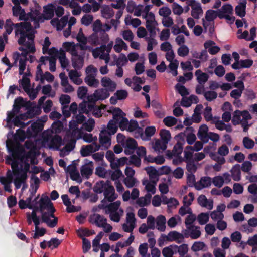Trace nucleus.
<instances>
[{"mask_svg":"<svg viewBox=\"0 0 257 257\" xmlns=\"http://www.w3.org/2000/svg\"><path fill=\"white\" fill-rule=\"evenodd\" d=\"M7 34L10 35L15 28L16 36L20 35L18 43L19 45H25L27 46L28 49H30L32 52L35 51V46L31 44L30 42L26 41V39L34 42L35 38V33L36 31L33 27L32 24L29 22H22L14 24L10 19H8L6 21L4 26Z\"/></svg>","mask_w":257,"mask_h":257,"instance_id":"f257e3e1","label":"nucleus"},{"mask_svg":"<svg viewBox=\"0 0 257 257\" xmlns=\"http://www.w3.org/2000/svg\"><path fill=\"white\" fill-rule=\"evenodd\" d=\"M94 33L88 38V42L97 46L100 44L107 43L109 41V36L105 31L102 29V24L99 19H97L92 25Z\"/></svg>","mask_w":257,"mask_h":257,"instance_id":"f03ea898","label":"nucleus"},{"mask_svg":"<svg viewBox=\"0 0 257 257\" xmlns=\"http://www.w3.org/2000/svg\"><path fill=\"white\" fill-rule=\"evenodd\" d=\"M109 91L105 88L97 89L95 91L93 95L88 97V101L92 103L93 104H88V107L90 111H93L95 116L99 117L98 112H100V109H99L95 104L98 100H103L110 96Z\"/></svg>","mask_w":257,"mask_h":257,"instance_id":"7ed1b4c3","label":"nucleus"},{"mask_svg":"<svg viewBox=\"0 0 257 257\" xmlns=\"http://www.w3.org/2000/svg\"><path fill=\"white\" fill-rule=\"evenodd\" d=\"M184 137L185 134L184 133H180L176 136L175 137L178 139V141L174 145L172 152V156L179 157V162L182 161V158L180 157V155L182 153L183 151V145L184 143Z\"/></svg>","mask_w":257,"mask_h":257,"instance_id":"20e7f679","label":"nucleus"},{"mask_svg":"<svg viewBox=\"0 0 257 257\" xmlns=\"http://www.w3.org/2000/svg\"><path fill=\"white\" fill-rule=\"evenodd\" d=\"M6 146L8 152L11 154V156L13 159L23 160L25 150L22 147L14 146L12 144L9 145L8 142H7Z\"/></svg>","mask_w":257,"mask_h":257,"instance_id":"39448f33","label":"nucleus"},{"mask_svg":"<svg viewBox=\"0 0 257 257\" xmlns=\"http://www.w3.org/2000/svg\"><path fill=\"white\" fill-rule=\"evenodd\" d=\"M122 146L124 148L125 154L129 155L134 153L137 148L138 143L134 138L129 137L127 138L126 141H125V143Z\"/></svg>","mask_w":257,"mask_h":257,"instance_id":"423d86ee","label":"nucleus"},{"mask_svg":"<svg viewBox=\"0 0 257 257\" xmlns=\"http://www.w3.org/2000/svg\"><path fill=\"white\" fill-rule=\"evenodd\" d=\"M13 180V176L12 175V171L10 169L8 170L6 173V177H0V183L4 185V190L6 191L11 193L12 191L11 184Z\"/></svg>","mask_w":257,"mask_h":257,"instance_id":"0eeeda50","label":"nucleus"},{"mask_svg":"<svg viewBox=\"0 0 257 257\" xmlns=\"http://www.w3.org/2000/svg\"><path fill=\"white\" fill-rule=\"evenodd\" d=\"M100 146L96 142L92 143L90 145L83 146L80 150L81 155L83 157L88 156L91 153L98 151Z\"/></svg>","mask_w":257,"mask_h":257,"instance_id":"6e6552de","label":"nucleus"},{"mask_svg":"<svg viewBox=\"0 0 257 257\" xmlns=\"http://www.w3.org/2000/svg\"><path fill=\"white\" fill-rule=\"evenodd\" d=\"M89 221L92 224H95L98 227H104L107 222V219L99 214L94 213L89 218Z\"/></svg>","mask_w":257,"mask_h":257,"instance_id":"1a4fd4ad","label":"nucleus"},{"mask_svg":"<svg viewBox=\"0 0 257 257\" xmlns=\"http://www.w3.org/2000/svg\"><path fill=\"white\" fill-rule=\"evenodd\" d=\"M111 185V182L109 180L106 181L103 180L99 181L96 182L93 187V191L97 194L103 193L104 194V192L107 190L109 187H110Z\"/></svg>","mask_w":257,"mask_h":257,"instance_id":"9d476101","label":"nucleus"},{"mask_svg":"<svg viewBox=\"0 0 257 257\" xmlns=\"http://www.w3.org/2000/svg\"><path fill=\"white\" fill-rule=\"evenodd\" d=\"M188 5L192 8L191 16L194 19H199V15L203 14V10L200 4L195 0H190Z\"/></svg>","mask_w":257,"mask_h":257,"instance_id":"9b49d317","label":"nucleus"},{"mask_svg":"<svg viewBox=\"0 0 257 257\" xmlns=\"http://www.w3.org/2000/svg\"><path fill=\"white\" fill-rule=\"evenodd\" d=\"M19 160L13 159L10 156L6 157V163L11 165L12 175L18 176L20 174V169L19 168Z\"/></svg>","mask_w":257,"mask_h":257,"instance_id":"f8f14e48","label":"nucleus"},{"mask_svg":"<svg viewBox=\"0 0 257 257\" xmlns=\"http://www.w3.org/2000/svg\"><path fill=\"white\" fill-rule=\"evenodd\" d=\"M39 209L44 211L45 210H49L53 206V204L48 196L43 194L39 200Z\"/></svg>","mask_w":257,"mask_h":257,"instance_id":"ddd939ff","label":"nucleus"},{"mask_svg":"<svg viewBox=\"0 0 257 257\" xmlns=\"http://www.w3.org/2000/svg\"><path fill=\"white\" fill-rule=\"evenodd\" d=\"M43 128V125L40 122L33 123L30 127L27 130V133L28 136H35L41 132Z\"/></svg>","mask_w":257,"mask_h":257,"instance_id":"4468645a","label":"nucleus"},{"mask_svg":"<svg viewBox=\"0 0 257 257\" xmlns=\"http://www.w3.org/2000/svg\"><path fill=\"white\" fill-rule=\"evenodd\" d=\"M101 85L110 92H113L116 88V84L109 78L104 77L101 80Z\"/></svg>","mask_w":257,"mask_h":257,"instance_id":"2eb2a0df","label":"nucleus"},{"mask_svg":"<svg viewBox=\"0 0 257 257\" xmlns=\"http://www.w3.org/2000/svg\"><path fill=\"white\" fill-rule=\"evenodd\" d=\"M55 6L49 3L43 7L44 18L45 20H50L54 16Z\"/></svg>","mask_w":257,"mask_h":257,"instance_id":"dca6fc26","label":"nucleus"},{"mask_svg":"<svg viewBox=\"0 0 257 257\" xmlns=\"http://www.w3.org/2000/svg\"><path fill=\"white\" fill-rule=\"evenodd\" d=\"M85 160L86 161V164L81 167L80 172L83 177L88 178L93 173V169L88 165L92 167L93 163L92 161H89L87 162L88 160L87 159Z\"/></svg>","mask_w":257,"mask_h":257,"instance_id":"f3484780","label":"nucleus"},{"mask_svg":"<svg viewBox=\"0 0 257 257\" xmlns=\"http://www.w3.org/2000/svg\"><path fill=\"white\" fill-rule=\"evenodd\" d=\"M166 238L168 241H175L178 243H180L184 239V236L182 234L176 231H172L168 234Z\"/></svg>","mask_w":257,"mask_h":257,"instance_id":"a211bd4d","label":"nucleus"},{"mask_svg":"<svg viewBox=\"0 0 257 257\" xmlns=\"http://www.w3.org/2000/svg\"><path fill=\"white\" fill-rule=\"evenodd\" d=\"M62 142V137L59 135H55L48 143L49 148L55 150L59 149Z\"/></svg>","mask_w":257,"mask_h":257,"instance_id":"6ab92c4d","label":"nucleus"},{"mask_svg":"<svg viewBox=\"0 0 257 257\" xmlns=\"http://www.w3.org/2000/svg\"><path fill=\"white\" fill-rule=\"evenodd\" d=\"M208 134V126L206 124L201 125L197 133L198 138L203 143H207Z\"/></svg>","mask_w":257,"mask_h":257,"instance_id":"aec40b11","label":"nucleus"},{"mask_svg":"<svg viewBox=\"0 0 257 257\" xmlns=\"http://www.w3.org/2000/svg\"><path fill=\"white\" fill-rule=\"evenodd\" d=\"M104 199L110 202H112L115 200L117 197L118 195L115 194L114 187L111 185L109 187L108 189L103 194Z\"/></svg>","mask_w":257,"mask_h":257,"instance_id":"412c9836","label":"nucleus"},{"mask_svg":"<svg viewBox=\"0 0 257 257\" xmlns=\"http://www.w3.org/2000/svg\"><path fill=\"white\" fill-rule=\"evenodd\" d=\"M197 202L202 207H207L209 210L213 208V201H208L206 196L204 195H201L198 197Z\"/></svg>","mask_w":257,"mask_h":257,"instance_id":"4be33fe9","label":"nucleus"},{"mask_svg":"<svg viewBox=\"0 0 257 257\" xmlns=\"http://www.w3.org/2000/svg\"><path fill=\"white\" fill-rule=\"evenodd\" d=\"M137 129L138 136L142 138L144 135L143 129L139 127L138 122L136 120H131L130 122H128V128L127 130L130 132H132Z\"/></svg>","mask_w":257,"mask_h":257,"instance_id":"5701e85b","label":"nucleus"},{"mask_svg":"<svg viewBox=\"0 0 257 257\" xmlns=\"http://www.w3.org/2000/svg\"><path fill=\"white\" fill-rule=\"evenodd\" d=\"M40 112V110L36 109L35 108H32L28 110L26 113L21 114L18 115L20 119L22 120H25L28 118H33L36 115H39Z\"/></svg>","mask_w":257,"mask_h":257,"instance_id":"b1692460","label":"nucleus"},{"mask_svg":"<svg viewBox=\"0 0 257 257\" xmlns=\"http://www.w3.org/2000/svg\"><path fill=\"white\" fill-rule=\"evenodd\" d=\"M211 178L209 177H202L198 182L199 185L195 186V188L197 190H200L204 188L210 186L211 184Z\"/></svg>","mask_w":257,"mask_h":257,"instance_id":"393cba45","label":"nucleus"},{"mask_svg":"<svg viewBox=\"0 0 257 257\" xmlns=\"http://www.w3.org/2000/svg\"><path fill=\"white\" fill-rule=\"evenodd\" d=\"M240 166L239 164H236L233 166L230 170L231 177L235 181H239L241 179Z\"/></svg>","mask_w":257,"mask_h":257,"instance_id":"a878e982","label":"nucleus"},{"mask_svg":"<svg viewBox=\"0 0 257 257\" xmlns=\"http://www.w3.org/2000/svg\"><path fill=\"white\" fill-rule=\"evenodd\" d=\"M111 113L113 114V119L111 120H113L115 123L118 124L119 121L124 118L123 115H125L124 113L119 108H114L111 111Z\"/></svg>","mask_w":257,"mask_h":257,"instance_id":"bb28decb","label":"nucleus"},{"mask_svg":"<svg viewBox=\"0 0 257 257\" xmlns=\"http://www.w3.org/2000/svg\"><path fill=\"white\" fill-rule=\"evenodd\" d=\"M151 198V194L147 193L144 197L139 198L136 201V203L140 207L146 206L150 204Z\"/></svg>","mask_w":257,"mask_h":257,"instance_id":"cd10ccee","label":"nucleus"},{"mask_svg":"<svg viewBox=\"0 0 257 257\" xmlns=\"http://www.w3.org/2000/svg\"><path fill=\"white\" fill-rule=\"evenodd\" d=\"M195 74L197 77L198 82L201 85L205 84L209 78L208 75L205 73L202 72L200 69L196 70Z\"/></svg>","mask_w":257,"mask_h":257,"instance_id":"c85d7f7f","label":"nucleus"},{"mask_svg":"<svg viewBox=\"0 0 257 257\" xmlns=\"http://www.w3.org/2000/svg\"><path fill=\"white\" fill-rule=\"evenodd\" d=\"M93 75H87L84 79L85 82L89 86L96 88L98 86L99 80Z\"/></svg>","mask_w":257,"mask_h":257,"instance_id":"c756f323","label":"nucleus"},{"mask_svg":"<svg viewBox=\"0 0 257 257\" xmlns=\"http://www.w3.org/2000/svg\"><path fill=\"white\" fill-rule=\"evenodd\" d=\"M246 2L245 0L243 2H241L238 5L236 6L235 8V11L236 14L242 18L245 16L246 14L245 9H246Z\"/></svg>","mask_w":257,"mask_h":257,"instance_id":"7c9ffc66","label":"nucleus"},{"mask_svg":"<svg viewBox=\"0 0 257 257\" xmlns=\"http://www.w3.org/2000/svg\"><path fill=\"white\" fill-rule=\"evenodd\" d=\"M187 228L190 231V236L192 239H196L200 236L201 232L199 230L200 227L192 225L189 227H187Z\"/></svg>","mask_w":257,"mask_h":257,"instance_id":"2f4dec72","label":"nucleus"},{"mask_svg":"<svg viewBox=\"0 0 257 257\" xmlns=\"http://www.w3.org/2000/svg\"><path fill=\"white\" fill-rule=\"evenodd\" d=\"M166 218L164 216L160 215L156 218L157 228L160 231H164L166 228Z\"/></svg>","mask_w":257,"mask_h":257,"instance_id":"473e14b6","label":"nucleus"},{"mask_svg":"<svg viewBox=\"0 0 257 257\" xmlns=\"http://www.w3.org/2000/svg\"><path fill=\"white\" fill-rule=\"evenodd\" d=\"M84 56L72 58V66L75 69H80L83 66Z\"/></svg>","mask_w":257,"mask_h":257,"instance_id":"72a5a7b5","label":"nucleus"},{"mask_svg":"<svg viewBox=\"0 0 257 257\" xmlns=\"http://www.w3.org/2000/svg\"><path fill=\"white\" fill-rule=\"evenodd\" d=\"M111 135L105 133L104 131H102L99 136V142L102 146H109L111 144Z\"/></svg>","mask_w":257,"mask_h":257,"instance_id":"f704fd0d","label":"nucleus"},{"mask_svg":"<svg viewBox=\"0 0 257 257\" xmlns=\"http://www.w3.org/2000/svg\"><path fill=\"white\" fill-rule=\"evenodd\" d=\"M175 248V253H178L180 257H184V256L187 253L188 250V245L186 244H183L179 246L177 245H174Z\"/></svg>","mask_w":257,"mask_h":257,"instance_id":"c9c22d12","label":"nucleus"},{"mask_svg":"<svg viewBox=\"0 0 257 257\" xmlns=\"http://www.w3.org/2000/svg\"><path fill=\"white\" fill-rule=\"evenodd\" d=\"M16 178L14 180V183L16 189H19L22 184L25 183L27 179L26 175H19L16 176Z\"/></svg>","mask_w":257,"mask_h":257,"instance_id":"e433bc0d","label":"nucleus"},{"mask_svg":"<svg viewBox=\"0 0 257 257\" xmlns=\"http://www.w3.org/2000/svg\"><path fill=\"white\" fill-rule=\"evenodd\" d=\"M108 131H104L105 133H107L109 135L114 134L118 130L117 124L113 120H110L107 124Z\"/></svg>","mask_w":257,"mask_h":257,"instance_id":"4c0bfd02","label":"nucleus"},{"mask_svg":"<svg viewBox=\"0 0 257 257\" xmlns=\"http://www.w3.org/2000/svg\"><path fill=\"white\" fill-rule=\"evenodd\" d=\"M156 132V128L155 126H147L144 131V134L145 137H144V135L142 138L143 140H149L150 138L153 136Z\"/></svg>","mask_w":257,"mask_h":257,"instance_id":"58836bf2","label":"nucleus"},{"mask_svg":"<svg viewBox=\"0 0 257 257\" xmlns=\"http://www.w3.org/2000/svg\"><path fill=\"white\" fill-rule=\"evenodd\" d=\"M120 205V202L119 201L111 203L107 206V210L105 211V214H108L111 212H117L116 211L118 209Z\"/></svg>","mask_w":257,"mask_h":257,"instance_id":"ea45409f","label":"nucleus"},{"mask_svg":"<svg viewBox=\"0 0 257 257\" xmlns=\"http://www.w3.org/2000/svg\"><path fill=\"white\" fill-rule=\"evenodd\" d=\"M174 250V245H171L163 249L162 254L164 257H173V255L176 254Z\"/></svg>","mask_w":257,"mask_h":257,"instance_id":"a19ab883","label":"nucleus"},{"mask_svg":"<svg viewBox=\"0 0 257 257\" xmlns=\"http://www.w3.org/2000/svg\"><path fill=\"white\" fill-rule=\"evenodd\" d=\"M143 185L145 186V189L148 192L152 194H154L156 192V187L154 184H151L147 179L144 180L142 182Z\"/></svg>","mask_w":257,"mask_h":257,"instance_id":"79ce46f5","label":"nucleus"},{"mask_svg":"<svg viewBox=\"0 0 257 257\" xmlns=\"http://www.w3.org/2000/svg\"><path fill=\"white\" fill-rule=\"evenodd\" d=\"M145 170L149 175L150 179L156 178L159 176V171L152 166L147 167L145 168Z\"/></svg>","mask_w":257,"mask_h":257,"instance_id":"37998d69","label":"nucleus"},{"mask_svg":"<svg viewBox=\"0 0 257 257\" xmlns=\"http://www.w3.org/2000/svg\"><path fill=\"white\" fill-rule=\"evenodd\" d=\"M241 111L239 110H235L233 114L232 123L233 125H236L239 124L242 120L241 119Z\"/></svg>","mask_w":257,"mask_h":257,"instance_id":"c03bdc74","label":"nucleus"},{"mask_svg":"<svg viewBox=\"0 0 257 257\" xmlns=\"http://www.w3.org/2000/svg\"><path fill=\"white\" fill-rule=\"evenodd\" d=\"M67 135L70 136L71 139H79L82 137V132L80 129H72L67 132Z\"/></svg>","mask_w":257,"mask_h":257,"instance_id":"a18cd8bd","label":"nucleus"},{"mask_svg":"<svg viewBox=\"0 0 257 257\" xmlns=\"http://www.w3.org/2000/svg\"><path fill=\"white\" fill-rule=\"evenodd\" d=\"M156 24L154 21L151 20H146V27L149 32L150 33L151 35L154 36L156 35L155 31V27L154 25Z\"/></svg>","mask_w":257,"mask_h":257,"instance_id":"49530a36","label":"nucleus"},{"mask_svg":"<svg viewBox=\"0 0 257 257\" xmlns=\"http://www.w3.org/2000/svg\"><path fill=\"white\" fill-rule=\"evenodd\" d=\"M102 16L105 18H110L114 15L113 10L109 7L106 6L101 10Z\"/></svg>","mask_w":257,"mask_h":257,"instance_id":"de8ad7c7","label":"nucleus"},{"mask_svg":"<svg viewBox=\"0 0 257 257\" xmlns=\"http://www.w3.org/2000/svg\"><path fill=\"white\" fill-rule=\"evenodd\" d=\"M19 82L21 84L25 92H27L28 89L30 88V79L26 76H23L22 79H20L19 81Z\"/></svg>","mask_w":257,"mask_h":257,"instance_id":"09e8293b","label":"nucleus"},{"mask_svg":"<svg viewBox=\"0 0 257 257\" xmlns=\"http://www.w3.org/2000/svg\"><path fill=\"white\" fill-rule=\"evenodd\" d=\"M212 108L209 106H207L203 112V116L206 121H210L214 120L216 118L213 119L212 113Z\"/></svg>","mask_w":257,"mask_h":257,"instance_id":"8fccbe9b","label":"nucleus"},{"mask_svg":"<svg viewBox=\"0 0 257 257\" xmlns=\"http://www.w3.org/2000/svg\"><path fill=\"white\" fill-rule=\"evenodd\" d=\"M160 135L162 141L164 142L165 144H167L171 139V134L169 131L166 130H161Z\"/></svg>","mask_w":257,"mask_h":257,"instance_id":"3c124183","label":"nucleus"},{"mask_svg":"<svg viewBox=\"0 0 257 257\" xmlns=\"http://www.w3.org/2000/svg\"><path fill=\"white\" fill-rule=\"evenodd\" d=\"M106 43L100 44V45H101V46L99 48H98V49L100 53H103L105 51L107 53H109L110 52V51L112 49V48L113 47V41L110 42L107 44V45H106Z\"/></svg>","mask_w":257,"mask_h":257,"instance_id":"603ef678","label":"nucleus"},{"mask_svg":"<svg viewBox=\"0 0 257 257\" xmlns=\"http://www.w3.org/2000/svg\"><path fill=\"white\" fill-rule=\"evenodd\" d=\"M128 164H133L136 167H139L141 164V160L139 157L132 154L128 161Z\"/></svg>","mask_w":257,"mask_h":257,"instance_id":"864d4df0","label":"nucleus"},{"mask_svg":"<svg viewBox=\"0 0 257 257\" xmlns=\"http://www.w3.org/2000/svg\"><path fill=\"white\" fill-rule=\"evenodd\" d=\"M209 214L207 213H201L198 215L197 220L200 225L206 224L209 220Z\"/></svg>","mask_w":257,"mask_h":257,"instance_id":"5fc2aeb1","label":"nucleus"},{"mask_svg":"<svg viewBox=\"0 0 257 257\" xmlns=\"http://www.w3.org/2000/svg\"><path fill=\"white\" fill-rule=\"evenodd\" d=\"M177 119L173 116H167L163 119V122L168 127L175 125L177 123Z\"/></svg>","mask_w":257,"mask_h":257,"instance_id":"6e6d98bb","label":"nucleus"},{"mask_svg":"<svg viewBox=\"0 0 257 257\" xmlns=\"http://www.w3.org/2000/svg\"><path fill=\"white\" fill-rule=\"evenodd\" d=\"M242 143L244 148L246 149H252L254 146V141L248 137L243 138Z\"/></svg>","mask_w":257,"mask_h":257,"instance_id":"4d7b16f0","label":"nucleus"},{"mask_svg":"<svg viewBox=\"0 0 257 257\" xmlns=\"http://www.w3.org/2000/svg\"><path fill=\"white\" fill-rule=\"evenodd\" d=\"M204 96L208 101H211L217 97V93L214 91H208L204 93Z\"/></svg>","mask_w":257,"mask_h":257,"instance_id":"13d9d810","label":"nucleus"},{"mask_svg":"<svg viewBox=\"0 0 257 257\" xmlns=\"http://www.w3.org/2000/svg\"><path fill=\"white\" fill-rule=\"evenodd\" d=\"M84 128L88 132H91L95 126V121L93 118H89L87 122L83 124Z\"/></svg>","mask_w":257,"mask_h":257,"instance_id":"bf43d9fd","label":"nucleus"},{"mask_svg":"<svg viewBox=\"0 0 257 257\" xmlns=\"http://www.w3.org/2000/svg\"><path fill=\"white\" fill-rule=\"evenodd\" d=\"M114 95L117 97L118 100L125 99L128 96V92L125 90H118L114 93Z\"/></svg>","mask_w":257,"mask_h":257,"instance_id":"052dcab7","label":"nucleus"},{"mask_svg":"<svg viewBox=\"0 0 257 257\" xmlns=\"http://www.w3.org/2000/svg\"><path fill=\"white\" fill-rule=\"evenodd\" d=\"M212 182L215 186L220 188L223 186L224 180L222 176H217L213 178Z\"/></svg>","mask_w":257,"mask_h":257,"instance_id":"680f3d73","label":"nucleus"},{"mask_svg":"<svg viewBox=\"0 0 257 257\" xmlns=\"http://www.w3.org/2000/svg\"><path fill=\"white\" fill-rule=\"evenodd\" d=\"M127 62L128 59L126 56L124 54L121 53L116 61V65L122 67L125 65Z\"/></svg>","mask_w":257,"mask_h":257,"instance_id":"e2e57ef3","label":"nucleus"},{"mask_svg":"<svg viewBox=\"0 0 257 257\" xmlns=\"http://www.w3.org/2000/svg\"><path fill=\"white\" fill-rule=\"evenodd\" d=\"M189 52L188 47L185 45H181L177 50V53L179 56L181 57H184L187 56Z\"/></svg>","mask_w":257,"mask_h":257,"instance_id":"0e129e2a","label":"nucleus"},{"mask_svg":"<svg viewBox=\"0 0 257 257\" xmlns=\"http://www.w3.org/2000/svg\"><path fill=\"white\" fill-rule=\"evenodd\" d=\"M176 89L177 90L178 93L183 97L189 95V93L187 88L182 85L177 84L175 86Z\"/></svg>","mask_w":257,"mask_h":257,"instance_id":"69168bd1","label":"nucleus"},{"mask_svg":"<svg viewBox=\"0 0 257 257\" xmlns=\"http://www.w3.org/2000/svg\"><path fill=\"white\" fill-rule=\"evenodd\" d=\"M216 18V11L212 10H208L205 14V19L207 21H213Z\"/></svg>","mask_w":257,"mask_h":257,"instance_id":"338daca9","label":"nucleus"},{"mask_svg":"<svg viewBox=\"0 0 257 257\" xmlns=\"http://www.w3.org/2000/svg\"><path fill=\"white\" fill-rule=\"evenodd\" d=\"M93 20V17L91 15H85L81 18V23L82 24L88 26L92 22Z\"/></svg>","mask_w":257,"mask_h":257,"instance_id":"774afa93","label":"nucleus"}]
</instances>
